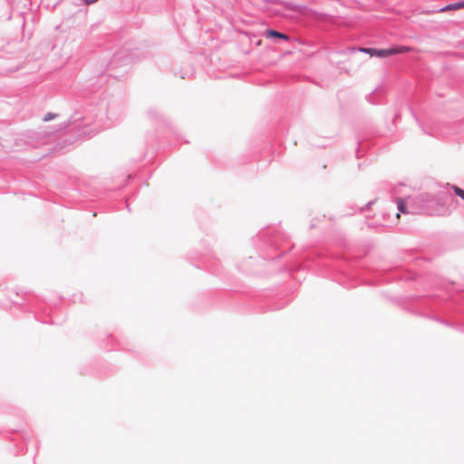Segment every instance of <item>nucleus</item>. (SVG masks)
<instances>
[{
  "instance_id": "10",
  "label": "nucleus",
  "mask_w": 464,
  "mask_h": 464,
  "mask_svg": "<svg viewBox=\"0 0 464 464\" xmlns=\"http://www.w3.org/2000/svg\"><path fill=\"white\" fill-rule=\"evenodd\" d=\"M148 114H149V116L150 118H158V117H160V114H159V112L156 110H150L148 111Z\"/></svg>"
},
{
  "instance_id": "6",
  "label": "nucleus",
  "mask_w": 464,
  "mask_h": 464,
  "mask_svg": "<svg viewBox=\"0 0 464 464\" xmlns=\"http://www.w3.org/2000/svg\"><path fill=\"white\" fill-rule=\"evenodd\" d=\"M266 4L279 5L283 9L287 11H298L300 6L294 4L293 2H287L283 0H264Z\"/></svg>"
},
{
  "instance_id": "2",
  "label": "nucleus",
  "mask_w": 464,
  "mask_h": 464,
  "mask_svg": "<svg viewBox=\"0 0 464 464\" xmlns=\"http://www.w3.org/2000/svg\"><path fill=\"white\" fill-rule=\"evenodd\" d=\"M130 50H121L116 52L109 63H102L95 71V73L100 77L98 80L101 82L103 78V73L109 67H116L119 65H127L132 60V53Z\"/></svg>"
},
{
  "instance_id": "9",
  "label": "nucleus",
  "mask_w": 464,
  "mask_h": 464,
  "mask_svg": "<svg viewBox=\"0 0 464 464\" xmlns=\"http://www.w3.org/2000/svg\"><path fill=\"white\" fill-rule=\"evenodd\" d=\"M57 116H58V115H57V114H55V113H53V112H47V113L44 115V117L43 121H51V120L55 119Z\"/></svg>"
},
{
  "instance_id": "1",
  "label": "nucleus",
  "mask_w": 464,
  "mask_h": 464,
  "mask_svg": "<svg viewBox=\"0 0 464 464\" xmlns=\"http://www.w3.org/2000/svg\"><path fill=\"white\" fill-rule=\"evenodd\" d=\"M83 120V117L80 112H75L72 117L69 119L68 121L61 124L59 128L55 129L54 130H40V131H33L30 135H28L29 138L34 139L37 142V144H45L48 143L52 135L55 132H58L62 130H65L71 125H74L75 128H79L80 124L78 122L82 121Z\"/></svg>"
},
{
  "instance_id": "4",
  "label": "nucleus",
  "mask_w": 464,
  "mask_h": 464,
  "mask_svg": "<svg viewBox=\"0 0 464 464\" xmlns=\"http://www.w3.org/2000/svg\"><path fill=\"white\" fill-rule=\"evenodd\" d=\"M263 36L266 38L272 39L275 43H278L280 40L288 42L290 40V36L285 33H281L279 31H276L275 29H266L263 33Z\"/></svg>"
},
{
  "instance_id": "8",
  "label": "nucleus",
  "mask_w": 464,
  "mask_h": 464,
  "mask_svg": "<svg viewBox=\"0 0 464 464\" xmlns=\"http://www.w3.org/2000/svg\"><path fill=\"white\" fill-rule=\"evenodd\" d=\"M452 188H453L454 192L456 193V195H458L462 200H464V189L459 188L456 186H454Z\"/></svg>"
},
{
  "instance_id": "7",
  "label": "nucleus",
  "mask_w": 464,
  "mask_h": 464,
  "mask_svg": "<svg viewBox=\"0 0 464 464\" xmlns=\"http://www.w3.org/2000/svg\"><path fill=\"white\" fill-rule=\"evenodd\" d=\"M337 98L339 100L341 110H344V108H345V98H346L345 91H339L337 92Z\"/></svg>"
},
{
  "instance_id": "11",
  "label": "nucleus",
  "mask_w": 464,
  "mask_h": 464,
  "mask_svg": "<svg viewBox=\"0 0 464 464\" xmlns=\"http://www.w3.org/2000/svg\"><path fill=\"white\" fill-rule=\"evenodd\" d=\"M456 4L454 5H447L446 7L442 8L441 11L442 12H445V11H448V10H455V9H459V7H455Z\"/></svg>"
},
{
  "instance_id": "12",
  "label": "nucleus",
  "mask_w": 464,
  "mask_h": 464,
  "mask_svg": "<svg viewBox=\"0 0 464 464\" xmlns=\"http://www.w3.org/2000/svg\"><path fill=\"white\" fill-rule=\"evenodd\" d=\"M84 2V4L86 5H92L95 2H97L98 0H82Z\"/></svg>"
},
{
  "instance_id": "14",
  "label": "nucleus",
  "mask_w": 464,
  "mask_h": 464,
  "mask_svg": "<svg viewBox=\"0 0 464 464\" xmlns=\"http://www.w3.org/2000/svg\"><path fill=\"white\" fill-rule=\"evenodd\" d=\"M130 178H131V174H128L127 179H130Z\"/></svg>"
},
{
  "instance_id": "13",
  "label": "nucleus",
  "mask_w": 464,
  "mask_h": 464,
  "mask_svg": "<svg viewBox=\"0 0 464 464\" xmlns=\"http://www.w3.org/2000/svg\"><path fill=\"white\" fill-rule=\"evenodd\" d=\"M455 7H464V1L463 2H460V3H458L454 5Z\"/></svg>"
},
{
  "instance_id": "5",
  "label": "nucleus",
  "mask_w": 464,
  "mask_h": 464,
  "mask_svg": "<svg viewBox=\"0 0 464 464\" xmlns=\"http://www.w3.org/2000/svg\"><path fill=\"white\" fill-rule=\"evenodd\" d=\"M408 214L411 213V211L408 208V205H393V208L389 210L387 213L389 218H391V216L393 215L394 218L392 221L397 222L401 217V214Z\"/></svg>"
},
{
  "instance_id": "3",
  "label": "nucleus",
  "mask_w": 464,
  "mask_h": 464,
  "mask_svg": "<svg viewBox=\"0 0 464 464\" xmlns=\"http://www.w3.org/2000/svg\"><path fill=\"white\" fill-rule=\"evenodd\" d=\"M363 51L379 58H386L392 55L404 53L411 51L409 46H395L388 49H364Z\"/></svg>"
}]
</instances>
